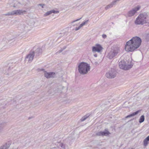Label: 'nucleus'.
<instances>
[{
  "label": "nucleus",
  "mask_w": 149,
  "mask_h": 149,
  "mask_svg": "<svg viewBox=\"0 0 149 149\" xmlns=\"http://www.w3.org/2000/svg\"><path fill=\"white\" fill-rule=\"evenodd\" d=\"M147 17L146 14H140L135 21V24H143L146 23Z\"/></svg>",
  "instance_id": "obj_3"
},
{
  "label": "nucleus",
  "mask_w": 149,
  "mask_h": 149,
  "mask_svg": "<svg viewBox=\"0 0 149 149\" xmlns=\"http://www.w3.org/2000/svg\"><path fill=\"white\" fill-rule=\"evenodd\" d=\"M39 5H40L42 7V8H43V6H44V5L43 4H39Z\"/></svg>",
  "instance_id": "obj_19"
},
{
  "label": "nucleus",
  "mask_w": 149,
  "mask_h": 149,
  "mask_svg": "<svg viewBox=\"0 0 149 149\" xmlns=\"http://www.w3.org/2000/svg\"><path fill=\"white\" fill-rule=\"evenodd\" d=\"M106 76L109 78H113L115 76V72H111L106 73Z\"/></svg>",
  "instance_id": "obj_8"
},
{
  "label": "nucleus",
  "mask_w": 149,
  "mask_h": 149,
  "mask_svg": "<svg viewBox=\"0 0 149 149\" xmlns=\"http://www.w3.org/2000/svg\"><path fill=\"white\" fill-rule=\"evenodd\" d=\"M110 134V133L109 131L107 130H105V131L102 132L101 131L97 133L96 134L97 136H107L109 135Z\"/></svg>",
  "instance_id": "obj_6"
},
{
  "label": "nucleus",
  "mask_w": 149,
  "mask_h": 149,
  "mask_svg": "<svg viewBox=\"0 0 149 149\" xmlns=\"http://www.w3.org/2000/svg\"><path fill=\"white\" fill-rule=\"evenodd\" d=\"M95 56H96H96H97V55H95Z\"/></svg>",
  "instance_id": "obj_23"
},
{
  "label": "nucleus",
  "mask_w": 149,
  "mask_h": 149,
  "mask_svg": "<svg viewBox=\"0 0 149 149\" xmlns=\"http://www.w3.org/2000/svg\"><path fill=\"white\" fill-rule=\"evenodd\" d=\"M102 47L100 45H96L95 47H93L92 48V50L93 52H99L102 50Z\"/></svg>",
  "instance_id": "obj_5"
},
{
  "label": "nucleus",
  "mask_w": 149,
  "mask_h": 149,
  "mask_svg": "<svg viewBox=\"0 0 149 149\" xmlns=\"http://www.w3.org/2000/svg\"><path fill=\"white\" fill-rule=\"evenodd\" d=\"M141 42V40L139 38L134 37L127 42L125 47V50L128 52L133 51L139 47Z\"/></svg>",
  "instance_id": "obj_1"
},
{
  "label": "nucleus",
  "mask_w": 149,
  "mask_h": 149,
  "mask_svg": "<svg viewBox=\"0 0 149 149\" xmlns=\"http://www.w3.org/2000/svg\"><path fill=\"white\" fill-rule=\"evenodd\" d=\"M45 77L47 78L54 77L55 76V73L54 72H45Z\"/></svg>",
  "instance_id": "obj_9"
},
{
  "label": "nucleus",
  "mask_w": 149,
  "mask_h": 149,
  "mask_svg": "<svg viewBox=\"0 0 149 149\" xmlns=\"http://www.w3.org/2000/svg\"><path fill=\"white\" fill-rule=\"evenodd\" d=\"M144 116L142 115L140 117L139 119V122L141 123L144 121Z\"/></svg>",
  "instance_id": "obj_15"
},
{
  "label": "nucleus",
  "mask_w": 149,
  "mask_h": 149,
  "mask_svg": "<svg viewBox=\"0 0 149 149\" xmlns=\"http://www.w3.org/2000/svg\"><path fill=\"white\" fill-rule=\"evenodd\" d=\"M34 52H32V54H30L28 55L26 57V58L29 59V61H31L33 60L34 57Z\"/></svg>",
  "instance_id": "obj_10"
},
{
  "label": "nucleus",
  "mask_w": 149,
  "mask_h": 149,
  "mask_svg": "<svg viewBox=\"0 0 149 149\" xmlns=\"http://www.w3.org/2000/svg\"><path fill=\"white\" fill-rule=\"evenodd\" d=\"M102 36L103 38H105L107 37L106 35L105 34L103 35Z\"/></svg>",
  "instance_id": "obj_18"
},
{
  "label": "nucleus",
  "mask_w": 149,
  "mask_h": 149,
  "mask_svg": "<svg viewBox=\"0 0 149 149\" xmlns=\"http://www.w3.org/2000/svg\"><path fill=\"white\" fill-rule=\"evenodd\" d=\"M139 111H137L133 113L132 114H131L127 116L126 117V118H127L128 117H130L134 116L137 114L139 113Z\"/></svg>",
  "instance_id": "obj_14"
},
{
  "label": "nucleus",
  "mask_w": 149,
  "mask_h": 149,
  "mask_svg": "<svg viewBox=\"0 0 149 149\" xmlns=\"http://www.w3.org/2000/svg\"><path fill=\"white\" fill-rule=\"evenodd\" d=\"M88 117V116H84V118L82 120V121H83L84 120H85L86 118H87Z\"/></svg>",
  "instance_id": "obj_20"
},
{
  "label": "nucleus",
  "mask_w": 149,
  "mask_h": 149,
  "mask_svg": "<svg viewBox=\"0 0 149 149\" xmlns=\"http://www.w3.org/2000/svg\"><path fill=\"white\" fill-rule=\"evenodd\" d=\"M58 13V11H55V10H52L51 11H49L47 12V13H46L45 14V16H47V15H48L51 14L52 13Z\"/></svg>",
  "instance_id": "obj_12"
},
{
  "label": "nucleus",
  "mask_w": 149,
  "mask_h": 149,
  "mask_svg": "<svg viewBox=\"0 0 149 149\" xmlns=\"http://www.w3.org/2000/svg\"><path fill=\"white\" fill-rule=\"evenodd\" d=\"M140 7L138 6L134 9L130 11L128 13V15L129 16H131L133 15L136 12L139 10L140 8Z\"/></svg>",
  "instance_id": "obj_7"
},
{
  "label": "nucleus",
  "mask_w": 149,
  "mask_h": 149,
  "mask_svg": "<svg viewBox=\"0 0 149 149\" xmlns=\"http://www.w3.org/2000/svg\"><path fill=\"white\" fill-rule=\"evenodd\" d=\"M118 49H117V52H116V53H118ZM113 54H114V55H115V54L116 53H113Z\"/></svg>",
  "instance_id": "obj_21"
},
{
  "label": "nucleus",
  "mask_w": 149,
  "mask_h": 149,
  "mask_svg": "<svg viewBox=\"0 0 149 149\" xmlns=\"http://www.w3.org/2000/svg\"><path fill=\"white\" fill-rule=\"evenodd\" d=\"M87 22V21H86V22H83V23H82V24H81L79 27L78 28V29H76V30H78L79 29V28H81V27L83 25H85L86 24V22Z\"/></svg>",
  "instance_id": "obj_16"
},
{
  "label": "nucleus",
  "mask_w": 149,
  "mask_h": 149,
  "mask_svg": "<svg viewBox=\"0 0 149 149\" xmlns=\"http://www.w3.org/2000/svg\"><path fill=\"white\" fill-rule=\"evenodd\" d=\"M119 66L121 69L125 70H128L131 67L130 65L127 66L125 65V62L123 61H121L119 63Z\"/></svg>",
  "instance_id": "obj_4"
},
{
  "label": "nucleus",
  "mask_w": 149,
  "mask_h": 149,
  "mask_svg": "<svg viewBox=\"0 0 149 149\" xmlns=\"http://www.w3.org/2000/svg\"><path fill=\"white\" fill-rule=\"evenodd\" d=\"M23 13V12L20 10H17L14 11L12 14L20 15Z\"/></svg>",
  "instance_id": "obj_11"
},
{
  "label": "nucleus",
  "mask_w": 149,
  "mask_h": 149,
  "mask_svg": "<svg viewBox=\"0 0 149 149\" xmlns=\"http://www.w3.org/2000/svg\"><path fill=\"white\" fill-rule=\"evenodd\" d=\"M148 141H149V136L146 137L144 141V145L145 146H146L147 145Z\"/></svg>",
  "instance_id": "obj_13"
},
{
  "label": "nucleus",
  "mask_w": 149,
  "mask_h": 149,
  "mask_svg": "<svg viewBox=\"0 0 149 149\" xmlns=\"http://www.w3.org/2000/svg\"><path fill=\"white\" fill-rule=\"evenodd\" d=\"M109 6H109H109H107L106 8L107 9V8H109Z\"/></svg>",
  "instance_id": "obj_22"
},
{
  "label": "nucleus",
  "mask_w": 149,
  "mask_h": 149,
  "mask_svg": "<svg viewBox=\"0 0 149 149\" xmlns=\"http://www.w3.org/2000/svg\"><path fill=\"white\" fill-rule=\"evenodd\" d=\"M78 70L81 74L87 73L90 70L89 65L84 62L81 63L78 66Z\"/></svg>",
  "instance_id": "obj_2"
},
{
  "label": "nucleus",
  "mask_w": 149,
  "mask_h": 149,
  "mask_svg": "<svg viewBox=\"0 0 149 149\" xmlns=\"http://www.w3.org/2000/svg\"><path fill=\"white\" fill-rule=\"evenodd\" d=\"M0 149H7V148L5 146L1 147Z\"/></svg>",
  "instance_id": "obj_17"
}]
</instances>
